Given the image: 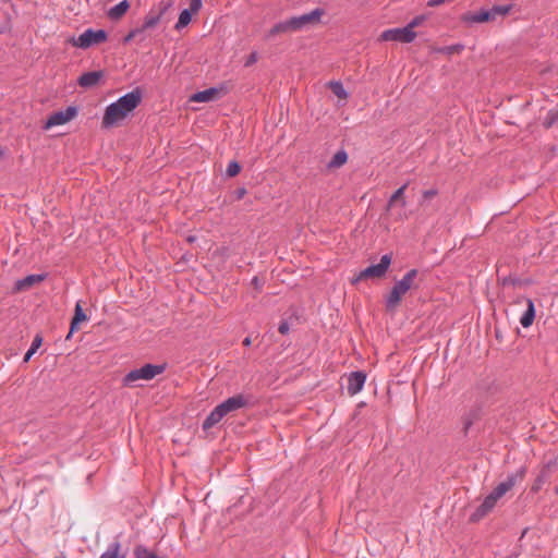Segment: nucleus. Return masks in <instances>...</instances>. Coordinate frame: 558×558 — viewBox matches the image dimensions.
Segmentation results:
<instances>
[{
  "label": "nucleus",
  "mask_w": 558,
  "mask_h": 558,
  "mask_svg": "<svg viewBox=\"0 0 558 558\" xmlns=\"http://www.w3.org/2000/svg\"><path fill=\"white\" fill-rule=\"evenodd\" d=\"M142 93L134 89L110 104L104 113L101 125L105 129L120 125L141 104Z\"/></svg>",
  "instance_id": "obj_1"
},
{
  "label": "nucleus",
  "mask_w": 558,
  "mask_h": 558,
  "mask_svg": "<svg viewBox=\"0 0 558 558\" xmlns=\"http://www.w3.org/2000/svg\"><path fill=\"white\" fill-rule=\"evenodd\" d=\"M417 275L418 271L416 269H411L400 280L396 281L390 292L385 296V308L387 312L395 313L405 294L410 290L417 288Z\"/></svg>",
  "instance_id": "obj_2"
},
{
  "label": "nucleus",
  "mask_w": 558,
  "mask_h": 558,
  "mask_svg": "<svg viewBox=\"0 0 558 558\" xmlns=\"http://www.w3.org/2000/svg\"><path fill=\"white\" fill-rule=\"evenodd\" d=\"M518 476H508L506 481L497 485V487L484 499L482 505L472 513L471 521L476 522L488 514L496 506L497 501L506 495L515 485Z\"/></svg>",
  "instance_id": "obj_3"
},
{
  "label": "nucleus",
  "mask_w": 558,
  "mask_h": 558,
  "mask_svg": "<svg viewBox=\"0 0 558 558\" xmlns=\"http://www.w3.org/2000/svg\"><path fill=\"white\" fill-rule=\"evenodd\" d=\"M247 403L246 398L243 395L233 396L222 403L218 404L206 417L203 423L205 430L210 429L213 426L218 424L226 415L235 412L244 408Z\"/></svg>",
  "instance_id": "obj_4"
},
{
  "label": "nucleus",
  "mask_w": 558,
  "mask_h": 558,
  "mask_svg": "<svg viewBox=\"0 0 558 558\" xmlns=\"http://www.w3.org/2000/svg\"><path fill=\"white\" fill-rule=\"evenodd\" d=\"M165 371L162 365L146 364L141 368L131 371L123 378L125 386H131L137 380H150L156 376L160 375Z\"/></svg>",
  "instance_id": "obj_5"
},
{
  "label": "nucleus",
  "mask_w": 558,
  "mask_h": 558,
  "mask_svg": "<svg viewBox=\"0 0 558 558\" xmlns=\"http://www.w3.org/2000/svg\"><path fill=\"white\" fill-rule=\"evenodd\" d=\"M390 264H391V256L388 254L383 255L379 264L372 265V266L365 268L364 270H362L353 279V283H355L357 281L369 279V278H373V279L383 278L386 275Z\"/></svg>",
  "instance_id": "obj_6"
},
{
  "label": "nucleus",
  "mask_w": 558,
  "mask_h": 558,
  "mask_svg": "<svg viewBox=\"0 0 558 558\" xmlns=\"http://www.w3.org/2000/svg\"><path fill=\"white\" fill-rule=\"evenodd\" d=\"M107 39V33L102 29H86L77 38L72 40L73 46L80 48H88L93 45L101 44Z\"/></svg>",
  "instance_id": "obj_7"
},
{
  "label": "nucleus",
  "mask_w": 558,
  "mask_h": 558,
  "mask_svg": "<svg viewBox=\"0 0 558 558\" xmlns=\"http://www.w3.org/2000/svg\"><path fill=\"white\" fill-rule=\"evenodd\" d=\"M324 14V11L320 9H315L314 11L300 15V16H293L288 20L291 33L298 32L305 26L310 24L318 23L322 15Z\"/></svg>",
  "instance_id": "obj_8"
},
{
  "label": "nucleus",
  "mask_w": 558,
  "mask_h": 558,
  "mask_svg": "<svg viewBox=\"0 0 558 558\" xmlns=\"http://www.w3.org/2000/svg\"><path fill=\"white\" fill-rule=\"evenodd\" d=\"M416 38V33L411 32L410 28H390L386 29L380 34L379 40L383 41H400V43H412Z\"/></svg>",
  "instance_id": "obj_9"
},
{
  "label": "nucleus",
  "mask_w": 558,
  "mask_h": 558,
  "mask_svg": "<svg viewBox=\"0 0 558 558\" xmlns=\"http://www.w3.org/2000/svg\"><path fill=\"white\" fill-rule=\"evenodd\" d=\"M77 114L75 107H68L65 110L53 112L46 121L44 129L49 130L53 126L63 125L73 120Z\"/></svg>",
  "instance_id": "obj_10"
},
{
  "label": "nucleus",
  "mask_w": 558,
  "mask_h": 558,
  "mask_svg": "<svg viewBox=\"0 0 558 558\" xmlns=\"http://www.w3.org/2000/svg\"><path fill=\"white\" fill-rule=\"evenodd\" d=\"M202 8V0H190V8L183 10L180 15L179 20L175 24V29L180 31L187 26L190 22L192 21L193 14H196Z\"/></svg>",
  "instance_id": "obj_11"
},
{
  "label": "nucleus",
  "mask_w": 558,
  "mask_h": 558,
  "mask_svg": "<svg viewBox=\"0 0 558 558\" xmlns=\"http://www.w3.org/2000/svg\"><path fill=\"white\" fill-rule=\"evenodd\" d=\"M221 88L211 87L202 92H197L190 97L191 102H210L220 98Z\"/></svg>",
  "instance_id": "obj_12"
},
{
  "label": "nucleus",
  "mask_w": 558,
  "mask_h": 558,
  "mask_svg": "<svg viewBox=\"0 0 558 558\" xmlns=\"http://www.w3.org/2000/svg\"><path fill=\"white\" fill-rule=\"evenodd\" d=\"M366 380V375L363 372H353L348 378V392L351 396L359 393Z\"/></svg>",
  "instance_id": "obj_13"
},
{
  "label": "nucleus",
  "mask_w": 558,
  "mask_h": 558,
  "mask_svg": "<svg viewBox=\"0 0 558 558\" xmlns=\"http://www.w3.org/2000/svg\"><path fill=\"white\" fill-rule=\"evenodd\" d=\"M44 279H45V275L26 276L25 278L17 280L15 282V291H17V292L26 291V290L31 289L32 287L44 281Z\"/></svg>",
  "instance_id": "obj_14"
},
{
  "label": "nucleus",
  "mask_w": 558,
  "mask_h": 558,
  "mask_svg": "<svg viewBox=\"0 0 558 558\" xmlns=\"http://www.w3.org/2000/svg\"><path fill=\"white\" fill-rule=\"evenodd\" d=\"M86 320H87V315L84 313L81 302H77L75 305L74 316L71 322L70 332L66 336V339H70L72 333L78 329V325Z\"/></svg>",
  "instance_id": "obj_15"
},
{
  "label": "nucleus",
  "mask_w": 558,
  "mask_h": 558,
  "mask_svg": "<svg viewBox=\"0 0 558 558\" xmlns=\"http://www.w3.org/2000/svg\"><path fill=\"white\" fill-rule=\"evenodd\" d=\"M102 76L104 73L101 71L87 72L78 78V84L82 87L89 88L96 86Z\"/></svg>",
  "instance_id": "obj_16"
},
{
  "label": "nucleus",
  "mask_w": 558,
  "mask_h": 558,
  "mask_svg": "<svg viewBox=\"0 0 558 558\" xmlns=\"http://www.w3.org/2000/svg\"><path fill=\"white\" fill-rule=\"evenodd\" d=\"M463 21L469 23H485L494 20L489 10H481L475 13H466L463 16Z\"/></svg>",
  "instance_id": "obj_17"
},
{
  "label": "nucleus",
  "mask_w": 558,
  "mask_h": 558,
  "mask_svg": "<svg viewBox=\"0 0 558 558\" xmlns=\"http://www.w3.org/2000/svg\"><path fill=\"white\" fill-rule=\"evenodd\" d=\"M407 184L399 187L389 198L388 201V209H391L396 205H399L401 208H404L407 205L404 192L407 190Z\"/></svg>",
  "instance_id": "obj_18"
},
{
  "label": "nucleus",
  "mask_w": 558,
  "mask_h": 558,
  "mask_svg": "<svg viewBox=\"0 0 558 558\" xmlns=\"http://www.w3.org/2000/svg\"><path fill=\"white\" fill-rule=\"evenodd\" d=\"M130 9L128 0H123L108 11V17L112 21L120 20Z\"/></svg>",
  "instance_id": "obj_19"
},
{
  "label": "nucleus",
  "mask_w": 558,
  "mask_h": 558,
  "mask_svg": "<svg viewBox=\"0 0 558 558\" xmlns=\"http://www.w3.org/2000/svg\"><path fill=\"white\" fill-rule=\"evenodd\" d=\"M166 11V8L160 9L159 11H150L144 19V28L150 29L158 25L160 22L163 13Z\"/></svg>",
  "instance_id": "obj_20"
},
{
  "label": "nucleus",
  "mask_w": 558,
  "mask_h": 558,
  "mask_svg": "<svg viewBox=\"0 0 558 558\" xmlns=\"http://www.w3.org/2000/svg\"><path fill=\"white\" fill-rule=\"evenodd\" d=\"M525 303H526V311L520 318V323L524 328H527L533 324V320L535 317V308H534V303L531 299H526Z\"/></svg>",
  "instance_id": "obj_21"
},
{
  "label": "nucleus",
  "mask_w": 558,
  "mask_h": 558,
  "mask_svg": "<svg viewBox=\"0 0 558 558\" xmlns=\"http://www.w3.org/2000/svg\"><path fill=\"white\" fill-rule=\"evenodd\" d=\"M126 554L121 550L119 542L112 543L99 558H125Z\"/></svg>",
  "instance_id": "obj_22"
},
{
  "label": "nucleus",
  "mask_w": 558,
  "mask_h": 558,
  "mask_svg": "<svg viewBox=\"0 0 558 558\" xmlns=\"http://www.w3.org/2000/svg\"><path fill=\"white\" fill-rule=\"evenodd\" d=\"M348 160V154L344 150L337 151L331 160L328 162V169H338L342 167Z\"/></svg>",
  "instance_id": "obj_23"
},
{
  "label": "nucleus",
  "mask_w": 558,
  "mask_h": 558,
  "mask_svg": "<svg viewBox=\"0 0 558 558\" xmlns=\"http://www.w3.org/2000/svg\"><path fill=\"white\" fill-rule=\"evenodd\" d=\"M287 33H291V29H290V25H289L288 20L282 21V22H279V23H277L276 25H274V26L269 29V32H268V36H269V37H276V36H278V35L287 34Z\"/></svg>",
  "instance_id": "obj_24"
},
{
  "label": "nucleus",
  "mask_w": 558,
  "mask_h": 558,
  "mask_svg": "<svg viewBox=\"0 0 558 558\" xmlns=\"http://www.w3.org/2000/svg\"><path fill=\"white\" fill-rule=\"evenodd\" d=\"M328 86L340 100H345L348 98V93L340 82H329Z\"/></svg>",
  "instance_id": "obj_25"
},
{
  "label": "nucleus",
  "mask_w": 558,
  "mask_h": 558,
  "mask_svg": "<svg viewBox=\"0 0 558 558\" xmlns=\"http://www.w3.org/2000/svg\"><path fill=\"white\" fill-rule=\"evenodd\" d=\"M43 339L40 336H36L33 340V343L26 354L24 355V362H28L31 357L35 354V352L39 349L41 345Z\"/></svg>",
  "instance_id": "obj_26"
},
{
  "label": "nucleus",
  "mask_w": 558,
  "mask_h": 558,
  "mask_svg": "<svg viewBox=\"0 0 558 558\" xmlns=\"http://www.w3.org/2000/svg\"><path fill=\"white\" fill-rule=\"evenodd\" d=\"M134 556L136 558H155L156 555L149 551L146 547L138 545L134 549Z\"/></svg>",
  "instance_id": "obj_27"
},
{
  "label": "nucleus",
  "mask_w": 558,
  "mask_h": 558,
  "mask_svg": "<svg viewBox=\"0 0 558 558\" xmlns=\"http://www.w3.org/2000/svg\"><path fill=\"white\" fill-rule=\"evenodd\" d=\"M493 20H495L498 15H506L510 11V7L508 5H495L490 10Z\"/></svg>",
  "instance_id": "obj_28"
},
{
  "label": "nucleus",
  "mask_w": 558,
  "mask_h": 558,
  "mask_svg": "<svg viewBox=\"0 0 558 558\" xmlns=\"http://www.w3.org/2000/svg\"><path fill=\"white\" fill-rule=\"evenodd\" d=\"M240 170H241L240 165L236 161H231V162H229V165L227 167V174L232 178V177L238 175Z\"/></svg>",
  "instance_id": "obj_29"
},
{
  "label": "nucleus",
  "mask_w": 558,
  "mask_h": 558,
  "mask_svg": "<svg viewBox=\"0 0 558 558\" xmlns=\"http://www.w3.org/2000/svg\"><path fill=\"white\" fill-rule=\"evenodd\" d=\"M425 20V16L423 15H418L416 17H414L408 25L407 27L410 28L411 32H414V28L420 26Z\"/></svg>",
  "instance_id": "obj_30"
},
{
  "label": "nucleus",
  "mask_w": 558,
  "mask_h": 558,
  "mask_svg": "<svg viewBox=\"0 0 558 558\" xmlns=\"http://www.w3.org/2000/svg\"><path fill=\"white\" fill-rule=\"evenodd\" d=\"M279 332L286 335L289 332V325L287 322H281L278 328Z\"/></svg>",
  "instance_id": "obj_31"
},
{
  "label": "nucleus",
  "mask_w": 558,
  "mask_h": 558,
  "mask_svg": "<svg viewBox=\"0 0 558 558\" xmlns=\"http://www.w3.org/2000/svg\"><path fill=\"white\" fill-rule=\"evenodd\" d=\"M436 194H437L436 190H426L423 192V197L425 199H429V198H433L434 196H436Z\"/></svg>",
  "instance_id": "obj_32"
},
{
  "label": "nucleus",
  "mask_w": 558,
  "mask_h": 558,
  "mask_svg": "<svg viewBox=\"0 0 558 558\" xmlns=\"http://www.w3.org/2000/svg\"><path fill=\"white\" fill-rule=\"evenodd\" d=\"M543 481L541 478L536 480L534 485L532 486L533 492H538L542 487Z\"/></svg>",
  "instance_id": "obj_33"
},
{
  "label": "nucleus",
  "mask_w": 558,
  "mask_h": 558,
  "mask_svg": "<svg viewBox=\"0 0 558 558\" xmlns=\"http://www.w3.org/2000/svg\"><path fill=\"white\" fill-rule=\"evenodd\" d=\"M145 31L146 28H144V24L141 27L132 29V32L135 33L136 36L143 34Z\"/></svg>",
  "instance_id": "obj_34"
},
{
  "label": "nucleus",
  "mask_w": 558,
  "mask_h": 558,
  "mask_svg": "<svg viewBox=\"0 0 558 558\" xmlns=\"http://www.w3.org/2000/svg\"><path fill=\"white\" fill-rule=\"evenodd\" d=\"M135 37H137V36L135 35V33H133V32L131 31V32L125 36V38H124V43H129V41H131L132 39H134Z\"/></svg>",
  "instance_id": "obj_35"
},
{
  "label": "nucleus",
  "mask_w": 558,
  "mask_h": 558,
  "mask_svg": "<svg viewBox=\"0 0 558 558\" xmlns=\"http://www.w3.org/2000/svg\"><path fill=\"white\" fill-rule=\"evenodd\" d=\"M446 0H429L428 1V5L429 7H436V5H439L441 4L442 2H445Z\"/></svg>",
  "instance_id": "obj_36"
},
{
  "label": "nucleus",
  "mask_w": 558,
  "mask_h": 558,
  "mask_svg": "<svg viewBox=\"0 0 558 558\" xmlns=\"http://www.w3.org/2000/svg\"><path fill=\"white\" fill-rule=\"evenodd\" d=\"M256 61V53H252L248 58V60L246 61L245 65H251L252 63H254Z\"/></svg>",
  "instance_id": "obj_37"
},
{
  "label": "nucleus",
  "mask_w": 558,
  "mask_h": 558,
  "mask_svg": "<svg viewBox=\"0 0 558 558\" xmlns=\"http://www.w3.org/2000/svg\"><path fill=\"white\" fill-rule=\"evenodd\" d=\"M243 344L246 345V347L251 345V339L250 338H245L243 340Z\"/></svg>",
  "instance_id": "obj_38"
},
{
  "label": "nucleus",
  "mask_w": 558,
  "mask_h": 558,
  "mask_svg": "<svg viewBox=\"0 0 558 558\" xmlns=\"http://www.w3.org/2000/svg\"><path fill=\"white\" fill-rule=\"evenodd\" d=\"M523 475H524L523 472H521V474L519 475L520 480L523 478Z\"/></svg>",
  "instance_id": "obj_39"
},
{
  "label": "nucleus",
  "mask_w": 558,
  "mask_h": 558,
  "mask_svg": "<svg viewBox=\"0 0 558 558\" xmlns=\"http://www.w3.org/2000/svg\"><path fill=\"white\" fill-rule=\"evenodd\" d=\"M556 493H558V484H557V487H556Z\"/></svg>",
  "instance_id": "obj_40"
}]
</instances>
